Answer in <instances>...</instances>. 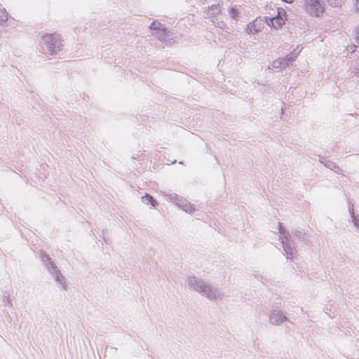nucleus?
<instances>
[{
  "label": "nucleus",
  "instance_id": "4",
  "mask_svg": "<svg viewBox=\"0 0 359 359\" xmlns=\"http://www.w3.org/2000/svg\"><path fill=\"white\" fill-rule=\"evenodd\" d=\"M43 40L50 54L56 53L62 50V45L57 34H46L43 36Z\"/></svg>",
  "mask_w": 359,
  "mask_h": 359
},
{
  "label": "nucleus",
  "instance_id": "11",
  "mask_svg": "<svg viewBox=\"0 0 359 359\" xmlns=\"http://www.w3.org/2000/svg\"><path fill=\"white\" fill-rule=\"evenodd\" d=\"M319 161L325 165V167L338 172L341 169L336 165L335 163L330 161L326 157L319 156Z\"/></svg>",
  "mask_w": 359,
  "mask_h": 359
},
{
  "label": "nucleus",
  "instance_id": "9",
  "mask_svg": "<svg viewBox=\"0 0 359 359\" xmlns=\"http://www.w3.org/2000/svg\"><path fill=\"white\" fill-rule=\"evenodd\" d=\"M291 235H293L299 242L307 245L309 243V236L302 229L293 228L291 229Z\"/></svg>",
  "mask_w": 359,
  "mask_h": 359
},
{
  "label": "nucleus",
  "instance_id": "28",
  "mask_svg": "<svg viewBox=\"0 0 359 359\" xmlns=\"http://www.w3.org/2000/svg\"><path fill=\"white\" fill-rule=\"evenodd\" d=\"M102 233H103V235H104L105 231H102Z\"/></svg>",
  "mask_w": 359,
  "mask_h": 359
},
{
  "label": "nucleus",
  "instance_id": "20",
  "mask_svg": "<svg viewBox=\"0 0 359 359\" xmlns=\"http://www.w3.org/2000/svg\"><path fill=\"white\" fill-rule=\"evenodd\" d=\"M208 8L210 11H212V15H216L220 11L219 5H212L209 6Z\"/></svg>",
  "mask_w": 359,
  "mask_h": 359
},
{
  "label": "nucleus",
  "instance_id": "23",
  "mask_svg": "<svg viewBox=\"0 0 359 359\" xmlns=\"http://www.w3.org/2000/svg\"><path fill=\"white\" fill-rule=\"evenodd\" d=\"M355 36H356L357 41L359 43V26L357 27V28L355 29Z\"/></svg>",
  "mask_w": 359,
  "mask_h": 359
},
{
  "label": "nucleus",
  "instance_id": "21",
  "mask_svg": "<svg viewBox=\"0 0 359 359\" xmlns=\"http://www.w3.org/2000/svg\"><path fill=\"white\" fill-rule=\"evenodd\" d=\"M265 22L271 27H273L274 25V16L271 15L270 16H266L264 17Z\"/></svg>",
  "mask_w": 359,
  "mask_h": 359
},
{
  "label": "nucleus",
  "instance_id": "6",
  "mask_svg": "<svg viewBox=\"0 0 359 359\" xmlns=\"http://www.w3.org/2000/svg\"><path fill=\"white\" fill-rule=\"evenodd\" d=\"M149 29L155 32L152 34L154 36L161 41L165 43V44H167V39H172V38H170L171 32L161 22L153 21L149 26Z\"/></svg>",
  "mask_w": 359,
  "mask_h": 359
},
{
  "label": "nucleus",
  "instance_id": "2",
  "mask_svg": "<svg viewBox=\"0 0 359 359\" xmlns=\"http://www.w3.org/2000/svg\"><path fill=\"white\" fill-rule=\"evenodd\" d=\"M279 225V233H280V240L283 243V247L285 252L287 255V258L292 259L297 254V249L294 245V241L292 240V236L290 233L285 229L280 224Z\"/></svg>",
  "mask_w": 359,
  "mask_h": 359
},
{
  "label": "nucleus",
  "instance_id": "27",
  "mask_svg": "<svg viewBox=\"0 0 359 359\" xmlns=\"http://www.w3.org/2000/svg\"><path fill=\"white\" fill-rule=\"evenodd\" d=\"M355 7L359 10V0H355Z\"/></svg>",
  "mask_w": 359,
  "mask_h": 359
},
{
  "label": "nucleus",
  "instance_id": "22",
  "mask_svg": "<svg viewBox=\"0 0 359 359\" xmlns=\"http://www.w3.org/2000/svg\"><path fill=\"white\" fill-rule=\"evenodd\" d=\"M332 7H338L341 5V0H326Z\"/></svg>",
  "mask_w": 359,
  "mask_h": 359
},
{
  "label": "nucleus",
  "instance_id": "15",
  "mask_svg": "<svg viewBox=\"0 0 359 359\" xmlns=\"http://www.w3.org/2000/svg\"><path fill=\"white\" fill-rule=\"evenodd\" d=\"M3 304L4 305H6V304L8 305V306L11 309L13 308V304L11 302V300L10 299V294L7 292H4L3 293Z\"/></svg>",
  "mask_w": 359,
  "mask_h": 359
},
{
  "label": "nucleus",
  "instance_id": "13",
  "mask_svg": "<svg viewBox=\"0 0 359 359\" xmlns=\"http://www.w3.org/2000/svg\"><path fill=\"white\" fill-rule=\"evenodd\" d=\"M142 201L147 205H151L152 206H155L157 203L156 200L149 194H146L144 196L142 197Z\"/></svg>",
  "mask_w": 359,
  "mask_h": 359
},
{
  "label": "nucleus",
  "instance_id": "25",
  "mask_svg": "<svg viewBox=\"0 0 359 359\" xmlns=\"http://www.w3.org/2000/svg\"><path fill=\"white\" fill-rule=\"evenodd\" d=\"M224 25V22H217V27H220V28H222V27Z\"/></svg>",
  "mask_w": 359,
  "mask_h": 359
},
{
  "label": "nucleus",
  "instance_id": "3",
  "mask_svg": "<svg viewBox=\"0 0 359 359\" xmlns=\"http://www.w3.org/2000/svg\"><path fill=\"white\" fill-rule=\"evenodd\" d=\"M41 259L43 262L46 263V267L50 273H51L57 283L61 284L63 289L67 290L66 282L64 276L60 273V271L57 269L55 264L50 260V257L46 254L41 255Z\"/></svg>",
  "mask_w": 359,
  "mask_h": 359
},
{
  "label": "nucleus",
  "instance_id": "24",
  "mask_svg": "<svg viewBox=\"0 0 359 359\" xmlns=\"http://www.w3.org/2000/svg\"><path fill=\"white\" fill-rule=\"evenodd\" d=\"M103 238H104V242L106 243H107V244H110L111 243V241L109 239L107 238L105 236H103Z\"/></svg>",
  "mask_w": 359,
  "mask_h": 359
},
{
  "label": "nucleus",
  "instance_id": "8",
  "mask_svg": "<svg viewBox=\"0 0 359 359\" xmlns=\"http://www.w3.org/2000/svg\"><path fill=\"white\" fill-rule=\"evenodd\" d=\"M269 323L273 325H279L287 320V317L280 310H273L269 317Z\"/></svg>",
  "mask_w": 359,
  "mask_h": 359
},
{
  "label": "nucleus",
  "instance_id": "14",
  "mask_svg": "<svg viewBox=\"0 0 359 359\" xmlns=\"http://www.w3.org/2000/svg\"><path fill=\"white\" fill-rule=\"evenodd\" d=\"M348 211L351 214V217L352 218L353 223L355 227L359 229V219L358 218V216H355L353 212V205H351V206H348Z\"/></svg>",
  "mask_w": 359,
  "mask_h": 359
},
{
  "label": "nucleus",
  "instance_id": "1",
  "mask_svg": "<svg viewBox=\"0 0 359 359\" xmlns=\"http://www.w3.org/2000/svg\"><path fill=\"white\" fill-rule=\"evenodd\" d=\"M187 283L190 289H192L203 296H205L209 300H220L224 297V293L217 287L212 286L205 280L196 276H189Z\"/></svg>",
  "mask_w": 359,
  "mask_h": 359
},
{
  "label": "nucleus",
  "instance_id": "5",
  "mask_svg": "<svg viewBox=\"0 0 359 359\" xmlns=\"http://www.w3.org/2000/svg\"><path fill=\"white\" fill-rule=\"evenodd\" d=\"M305 11L311 16L318 17L325 11L323 0H304Z\"/></svg>",
  "mask_w": 359,
  "mask_h": 359
},
{
  "label": "nucleus",
  "instance_id": "16",
  "mask_svg": "<svg viewBox=\"0 0 359 359\" xmlns=\"http://www.w3.org/2000/svg\"><path fill=\"white\" fill-rule=\"evenodd\" d=\"M8 20V13L6 9H0V24L6 22Z\"/></svg>",
  "mask_w": 359,
  "mask_h": 359
},
{
  "label": "nucleus",
  "instance_id": "10",
  "mask_svg": "<svg viewBox=\"0 0 359 359\" xmlns=\"http://www.w3.org/2000/svg\"><path fill=\"white\" fill-rule=\"evenodd\" d=\"M285 11L283 10L280 11V9L278 8L277 15L274 16V25H273V27L276 29L280 28L285 24Z\"/></svg>",
  "mask_w": 359,
  "mask_h": 359
},
{
  "label": "nucleus",
  "instance_id": "29",
  "mask_svg": "<svg viewBox=\"0 0 359 359\" xmlns=\"http://www.w3.org/2000/svg\"><path fill=\"white\" fill-rule=\"evenodd\" d=\"M293 2V0H291V3Z\"/></svg>",
  "mask_w": 359,
  "mask_h": 359
},
{
  "label": "nucleus",
  "instance_id": "26",
  "mask_svg": "<svg viewBox=\"0 0 359 359\" xmlns=\"http://www.w3.org/2000/svg\"><path fill=\"white\" fill-rule=\"evenodd\" d=\"M354 76H359V69H358L357 68H355V70L354 72Z\"/></svg>",
  "mask_w": 359,
  "mask_h": 359
},
{
  "label": "nucleus",
  "instance_id": "18",
  "mask_svg": "<svg viewBox=\"0 0 359 359\" xmlns=\"http://www.w3.org/2000/svg\"><path fill=\"white\" fill-rule=\"evenodd\" d=\"M297 55H298V53L292 52L290 54H288L287 55H286L285 57H284V58L286 60V62H287V64L290 65V62H292V61H294L296 59V57H297Z\"/></svg>",
  "mask_w": 359,
  "mask_h": 359
},
{
  "label": "nucleus",
  "instance_id": "7",
  "mask_svg": "<svg viewBox=\"0 0 359 359\" xmlns=\"http://www.w3.org/2000/svg\"><path fill=\"white\" fill-rule=\"evenodd\" d=\"M166 196L169 200L175 201L177 207L182 209L187 212L191 213L195 210L194 206L187 199L180 197L177 194L174 193H166Z\"/></svg>",
  "mask_w": 359,
  "mask_h": 359
},
{
  "label": "nucleus",
  "instance_id": "19",
  "mask_svg": "<svg viewBox=\"0 0 359 359\" xmlns=\"http://www.w3.org/2000/svg\"><path fill=\"white\" fill-rule=\"evenodd\" d=\"M238 15V11L234 8H231L229 10V15L230 18L236 20Z\"/></svg>",
  "mask_w": 359,
  "mask_h": 359
},
{
  "label": "nucleus",
  "instance_id": "17",
  "mask_svg": "<svg viewBox=\"0 0 359 359\" xmlns=\"http://www.w3.org/2000/svg\"><path fill=\"white\" fill-rule=\"evenodd\" d=\"M259 30L256 28L255 25L253 23L247 25L245 32L250 34L252 32H257Z\"/></svg>",
  "mask_w": 359,
  "mask_h": 359
},
{
  "label": "nucleus",
  "instance_id": "12",
  "mask_svg": "<svg viewBox=\"0 0 359 359\" xmlns=\"http://www.w3.org/2000/svg\"><path fill=\"white\" fill-rule=\"evenodd\" d=\"M274 69L282 70L289 66L284 57L278 58L273 62L271 65Z\"/></svg>",
  "mask_w": 359,
  "mask_h": 359
}]
</instances>
